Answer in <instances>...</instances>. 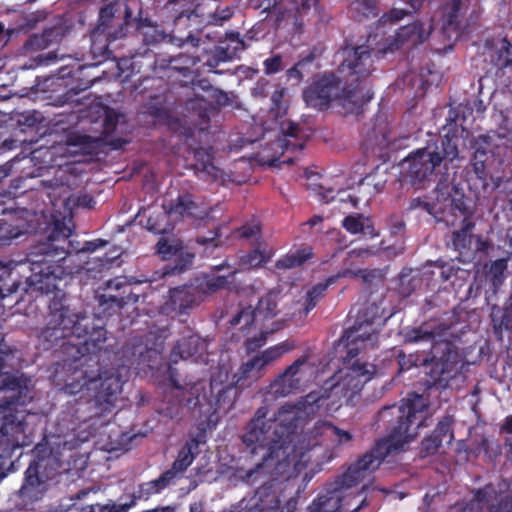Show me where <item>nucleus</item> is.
Returning a JSON list of instances; mask_svg holds the SVG:
<instances>
[{"label": "nucleus", "mask_w": 512, "mask_h": 512, "mask_svg": "<svg viewBox=\"0 0 512 512\" xmlns=\"http://www.w3.org/2000/svg\"><path fill=\"white\" fill-rule=\"evenodd\" d=\"M267 413V407H259L242 436L251 454L264 452L262 462L246 475L249 480L260 474L269 476L255 492V506L261 512H273L280 506L273 482L296 478L322 446L336 448L353 439L349 431L327 421H319L297 435V411L291 405H282L273 418L267 419Z\"/></svg>", "instance_id": "nucleus-1"}, {"label": "nucleus", "mask_w": 512, "mask_h": 512, "mask_svg": "<svg viewBox=\"0 0 512 512\" xmlns=\"http://www.w3.org/2000/svg\"><path fill=\"white\" fill-rule=\"evenodd\" d=\"M49 302L47 324L39 338L45 349L59 345L64 355V367L72 371L64 390L71 395L80 394L89 404L90 418L112 413L120 399L124 381L113 370L101 364L107 330L95 324L94 319L70 307L58 287Z\"/></svg>", "instance_id": "nucleus-2"}, {"label": "nucleus", "mask_w": 512, "mask_h": 512, "mask_svg": "<svg viewBox=\"0 0 512 512\" xmlns=\"http://www.w3.org/2000/svg\"><path fill=\"white\" fill-rule=\"evenodd\" d=\"M424 408L423 396L416 393L411 394L400 405L392 404L381 408L375 421L379 428L383 427L388 432V436L376 441L369 451L348 467L340 476V486H356L367 474L376 471L391 452L401 449L405 443L413 440L421 424L417 414Z\"/></svg>", "instance_id": "nucleus-3"}, {"label": "nucleus", "mask_w": 512, "mask_h": 512, "mask_svg": "<svg viewBox=\"0 0 512 512\" xmlns=\"http://www.w3.org/2000/svg\"><path fill=\"white\" fill-rule=\"evenodd\" d=\"M72 229L66 225L65 218H53L51 230L45 243L35 247V258L30 261L31 274L26 279L29 290L48 294L57 288V282L66 274V257L72 253L94 252L108 244V241L96 239L86 241L82 247L70 240Z\"/></svg>", "instance_id": "nucleus-4"}, {"label": "nucleus", "mask_w": 512, "mask_h": 512, "mask_svg": "<svg viewBox=\"0 0 512 512\" xmlns=\"http://www.w3.org/2000/svg\"><path fill=\"white\" fill-rule=\"evenodd\" d=\"M450 330L451 326L444 323H423L403 334L405 343H431L430 358L424 364L434 385L447 381L457 369L459 355L448 339Z\"/></svg>", "instance_id": "nucleus-5"}, {"label": "nucleus", "mask_w": 512, "mask_h": 512, "mask_svg": "<svg viewBox=\"0 0 512 512\" xmlns=\"http://www.w3.org/2000/svg\"><path fill=\"white\" fill-rule=\"evenodd\" d=\"M11 350L0 341V435L9 436L23 432L24 424L15 415V406L25 405L31 399L30 378L19 371L4 372Z\"/></svg>", "instance_id": "nucleus-6"}, {"label": "nucleus", "mask_w": 512, "mask_h": 512, "mask_svg": "<svg viewBox=\"0 0 512 512\" xmlns=\"http://www.w3.org/2000/svg\"><path fill=\"white\" fill-rule=\"evenodd\" d=\"M458 219L460 227L451 235L452 246L458 252V258L462 262H471L478 253L487 254L493 244L483 235L473 234L476 226L474 212L466 205L463 198L451 201L448 215L444 221L447 225L455 226Z\"/></svg>", "instance_id": "nucleus-7"}, {"label": "nucleus", "mask_w": 512, "mask_h": 512, "mask_svg": "<svg viewBox=\"0 0 512 512\" xmlns=\"http://www.w3.org/2000/svg\"><path fill=\"white\" fill-rule=\"evenodd\" d=\"M360 98L357 91L347 86L339 74L334 73H324L303 92L306 104L321 111L328 109L334 100L343 107L351 105V110L359 109L371 100V96L366 100Z\"/></svg>", "instance_id": "nucleus-8"}, {"label": "nucleus", "mask_w": 512, "mask_h": 512, "mask_svg": "<svg viewBox=\"0 0 512 512\" xmlns=\"http://www.w3.org/2000/svg\"><path fill=\"white\" fill-rule=\"evenodd\" d=\"M373 52L374 50L366 44L354 45L348 40L339 51L342 60L338 65L337 74L347 86L357 91L360 99L363 100H366L368 96L372 97L369 91L363 92L361 84L375 70Z\"/></svg>", "instance_id": "nucleus-9"}, {"label": "nucleus", "mask_w": 512, "mask_h": 512, "mask_svg": "<svg viewBox=\"0 0 512 512\" xmlns=\"http://www.w3.org/2000/svg\"><path fill=\"white\" fill-rule=\"evenodd\" d=\"M115 12V0L110 1L99 11L97 26L91 32L90 50L91 53L94 54L95 59H100H98L93 65H98L103 60H106L110 55V43L123 38L128 32L131 10L129 7H126L124 20L117 25L114 24Z\"/></svg>", "instance_id": "nucleus-10"}, {"label": "nucleus", "mask_w": 512, "mask_h": 512, "mask_svg": "<svg viewBox=\"0 0 512 512\" xmlns=\"http://www.w3.org/2000/svg\"><path fill=\"white\" fill-rule=\"evenodd\" d=\"M469 500L457 502L452 512H512V491L505 479L471 490Z\"/></svg>", "instance_id": "nucleus-11"}, {"label": "nucleus", "mask_w": 512, "mask_h": 512, "mask_svg": "<svg viewBox=\"0 0 512 512\" xmlns=\"http://www.w3.org/2000/svg\"><path fill=\"white\" fill-rule=\"evenodd\" d=\"M163 210L168 217L175 221H186L192 225H200L202 222L211 219L214 208L207 209L195 201L194 195L185 191L162 204Z\"/></svg>", "instance_id": "nucleus-12"}, {"label": "nucleus", "mask_w": 512, "mask_h": 512, "mask_svg": "<svg viewBox=\"0 0 512 512\" xmlns=\"http://www.w3.org/2000/svg\"><path fill=\"white\" fill-rule=\"evenodd\" d=\"M296 348L293 341L285 340L274 346H271L260 354L254 356L247 362L243 363L237 371V382L245 385V380L256 382L263 376L264 369L272 362L282 357L285 353Z\"/></svg>", "instance_id": "nucleus-13"}, {"label": "nucleus", "mask_w": 512, "mask_h": 512, "mask_svg": "<svg viewBox=\"0 0 512 512\" xmlns=\"http://www.w3.org/2000/svg\"><path fill=\"white\" fill-rule=\"evenodd\" d=\"M279 292L271 290L262 296L255 308L251 306L241 308L230 320L231 326L242 324V329L250 328L255 322H264L272 319L279 313Z\"/></svg>", "instance_id": "nucleus-14"}, {"label": "nucleus", "mask_w": 512, "mask_h": 512, "mask_svg": "<svg viewBox=\"0 0 512 512\" xmlns=\"http://www.w3.org/2000/svg\"><path fill=\"white\" fill-rule=\"evenodd\" d=\"M139 295L133 293L132 286L125 277H116L106 282L105 292L98 296L103 312L112 315L127 304L138 302Z\"/></svg>", "instance_id": "nucleus-15"}, {"label": "nucleus", "mask_w": 512, "mask_h": 512, "mask_svg": "<svg viewBox=\"0 0 512 512\" xmlns=\"http://www.w3.org/2000/svg\"><path fill=\"white\" fill-rule=\"evenodd\" d=\"M376 372L375 365L355 361L341 381L333 386V391L341 394L349 402L360 394L364 385L374 377Z\"/></svg>", "instance_id": "nucleus-16"}, {"label": "nucleus", "mask_w": 512, "mask_h": 512, "mask_svg": "<svg viewBox=\"0 0 512 512\" xmlns=\"http://www.w3.org/2000/svg\"><path fill=\"white\" fill-rule=\"evenodd\" d=\"M201 298L193 282L169 289L168 299L162 305V312L172 318L187 315L200 305Z\"/></svg>", "instance_id": "nucleus-17"}, {"label": "nucleus", "mask_w": 512, "mask_h": 512, "mask_svg": "<svg viewBox=\"0 0 512 512\" xmlns=\"http://www.w3.org/2000/svg\"><path fill=\"white\" fill-rule=\"evenodd\" d=\"M407 165L405 176L412 184L428 180L441 165V158L432 153L431 147L421 148L410 154L404 161Z\"/></svg>", "instance_id": "nucleus-18"}, {"label": "nucleus", "mask_w": 512, "mask_h": 512, "mask_svg": "<svg viewBox=\"0 0 512 512\" xmlns=\"http://www.w3.org/2000/svg\"><path fill=\"white\" fill-rule=\"evenodd\" d=\"M494 159H483V156L472 155L466 167V181L470 190L475 193L486 192L490 187H499V178H495L491 172V164Z\"/></svg>", "instance_id": "nucleus-19"}, {"label": "nucleus", "mask_w": 512, "mask_h": 512, "mask_svg": "<svg viewBox=\"0 0 512 512\" xmlns=\"http://www.w3.org/2000/svg\"><path fill=\"white\" fill-rule=\"evenodd\" d=\"M48 489L45 479L39 475V464L31 462L25 471L24 482L19 490L20 505L26 509H33L34 504L41 500Z\"/></svg>", "instance_id": "nucleus-20"}, {"label": "nucleus", "mask_w": 512, "mask_h": 512, "mask_svg": "<svg viewBox=\"0 0 512 512\" xmlns=\"http://www.w3.org/2000/svg\"><path fill=\"white\" fill-rule=\"evenodd\" d=\"M208 343L197 334L183 336L177 340L170 353V360L176 364L179 360L197 361L207 351Z\"/></svg>", "instance_id": "nucleus-21"}, {"label": "nucleus", "mask_w": 512, "mask_h": 512, "mask_svg": "<svg viewBox=\"0 0 512 512\" xmlns=\"http://www.w3.org/2000/svg\"><path fill=\"white\" fill-rule=\"evenodd\" d=\"M70 27L63 21L57 22L51 27H47L40 34L30 35L24 42L25 52H37L47 49L53 44L59 43L68 33Z\"/></svg>", "instance_id": "nucleus-22"}, {"label": "nucleus", "mask_w": 512, "mask_h": 512, "mask_svg": "<svg viewBox=\"0 0 512 512\" xmlns=\"http://www.w3.org/2000/svg\"><path fill=\"white\" fill-rule=\"evenodd\" d=\"M235 380L228 384H223L217 377H212L210 380V391L215 394L214 405L216 409H227L230 410L238 395L239 390L250 386L254 381L245 380V385H240L237 382V373L233 377Z\"/></svg>", "instance_id": "nucleus-23"}, {"label": "nucleus", "mask_w": 512, "mask_h": 512, "mask_svg": "<svg viewBox=\"0 0 512 512\" xmlns=\"http://www.w3.org/2000/svg\"><path fill=\"white\" fill-rule=\"evenodd\" d=\"M205 442V433L199 432L195 437L190 438L181 447L178 455L170 469L166 472H172L171 478L175 480L178 475L182 474L193 463L196 456L199 454V445Z\"/></svg>", "instance_id": "nucleus-24"}, {"label": "nucleus", "mask_w": 512, "mask_h": 512, "mask_svg": "<svg viewBox=\"0 0 512 512\" xmlns=\"http://www.w3.org/2000/svg\"><path fill=\"white\" fill-rule=\"evenodd\" d=\"M244 48L245 44L239 33H229L226 39L215 47L212 57L207 60V65L215 68L221 62L231 61Z\"/></svg>", "instance_id": "nucleus-25"}, {"label": "nucleus", "mask_w": 512, "mask_h": 512, "mask_svg": "<svg viewBox=\"0 0 512 512\" xmlns=\"http://www.w3.org/2000/svg\"><path fill=\"white\" fill-rule=\"evenodd\" d=\"M171 476L172 472L165 471L157 479L139 484L129 497L134 500L135 504L139 500H148L152 495L161 493L174 481Z\"/></svg>", "instance_id": "nucleus-26"}, {"label": "nucleus", "mask_w": 512, "mask_h": 512, "mask_svg": "<svg viewBox=\"0 0 512 512\" xmlns=\"http://www.w3.org/2000/svg\"><path fill=\"white\" fill-rule=\"evenodd\" d=\"M459 134L456 126L449 128L441 138V145L435 146L431 151L441 158L442 162H452L459 156Z\"/></svg>", "instance_id": "nucleus-27"}, {"label": "nucleus", "mask_w": 512, "mask_h": 512, "mask_svg": "<svg viewBox=\"0 0 512 512\" xmlns=\"http://www.w3.org/2000/svg\"><path fill=\"white\" fill-rule=\"evenodd\" d=\"M491 321L495 336L502 340L504 331H512V306L506 302L503 307L493 305L491 307Z\"/></svg>", "instance_id": "nucleus-28"}, {"label": "nucleus", "mask_w": 512, "mask_h": 512, "mask_svg": "<svg viewBox=\"0 0 512 512\" xmlns=\"http://www.w3.org/2000/svg\"><path fill=\"white\" fill-rule=\"evenodd\" d=\"M195 288L199 291L201 301L208 295H212L225 288L229 283L227 276H216L204 274L192 280Z\"/></svg>", "instance_id": "nucleus-29"}, {"label": "nucleus", "mask_w": 512, "mask_h": 512, "mask_svg": "<svg viewBox=\"0 0 512 512\" xmlns=\"http://www.w3.org/2000/svg\"><path fill=\"white\" fill-rule=\"evenodd\" d=\"M313 257V249L309 246L289 251L278 259L275 267L279 270H288L302 266Z\"/></svg>", "instance_id": "nucleus-30"}, {"label": "nucleus", "mask_w": 512, "mask_h": 512, "mask_svg": "<svg viewBox=\"0 0 512 512\" xmlns=\"http://www.w3.org/2000/svg\"><path fill=\"white\" fill-rule=\"evenodd\" d=\"M490 62L498 69H504L512 64V44L506 37L498 41L489 50Z\"/></svg>", "instance_id": "nucleus-31"}, {"label": "nucleus", "mask_w": 512, "mask_h": 512, "mask_svg": "<svg viewBox=\"0 0 512 512\" xmlns=\"http://www.w3.org/2000/svg\"><path fill=\"white\" fill-rule=\"evenodd\" d=\"M428 38L423 23L414 21L406 26H402L396 33L398 42H410L411 45L423 43Z\"/></svg>", "instance_id": "nucleus-32"}, {"label": "nucleus", "mask_w": 512, "mask_h": 512, "mask_svg": "<svg viewBox=\"0 0 512 512\" xmlns=\"http://www.w3.org/2000/svg\"><path fill=\"white\" fill-rule=\"evenodd\" d=\"M349 14L356 21L375 18L379 15L378 0H351Z\"/></svg>", "instance_id": "nucleus-33"}, {"label": "nucleus", "mask_w": 512, "mask_h": 512, "mask_svg": "<svg viewBox=\"0 0 512 512\" xmlns=\"http://www.w3.org/2000/svg\"><path fill=\"white\" fill-rule=\"evenodd\" d=\"M264 246V240L259 241L254 249L240 257V265L243 268L250 269L260 267L262 264L270 261L273 256V252L272 250L266 251L263 248Z\"/></svg>", "instance_id": "nucleus-34"}, {"label": "nucleus", "mask_w": 512, "mask_h": 512, "mask_svg": "<svg viewBox=\"0 0 512 512\" xmlns=\"http://www.w3.org/2000/svg\"><path fill=\"white\" fill-rule=\"evenodd\" d=\"M324 400H326L324 393L321 391H311L297 403H287L286 405L295 407V410L297 411L296 415L298 427L301 420V413L308 409L310 410L309 412H314L315 409H318L323 405Z\"/></svg>", "instance_id": "nucleus-35"}, {"label": "nucleus", "mask_w": 512, "mask_h": 512, "mask_svg": "<svg viewBox=\"0 0 512 512\" xmlns=\"http://www.w3.org/2000/svg\"><path fill=\"white\" fill-rule=\"evenodd\" d=\"M283 138L279 140L280 147L286 151L288 150H302L305 146L303 140L298 137L300 127L298 124L289 122L286 127L282 125Z\"/></svg>", "instance_id": "nucleus-36"}, {"label": "nucleus", "mask_w": 512, "mask_h": 512, "mask_svg": "<svg viewBox=\"0 0 512 512\" xmlns=\"http://www.w3.org/2000/svg\"><path fill=\"white\" fill-rule=\"evenodd\" d=\"M301 387V379H293V377H283V372L278 375L270 384V392L277 397L287 396Z\"/></svg>", "instance_id": "nucleus-37"}, {"label": "nucleus", "mask_w": 512, "mask_h": 512, "mask_svg": "<svg viewBox=\"0 0 512 512\" xmlns=\"http://www.w3.org/2000/svg\"><path fill=\"white\" fill-rule=\"evenodd\" d=\"M361 330L362 324H359L354 325L352 328L344 332L343 338H346L348 346L346 358L349 360H352L359 354V348L355 347L354 344L359 340L364 342L370 338V334L368 332H361Z\"/></svg>", "instance_id": "nucleus-38"}, {"label": "nucleus", "mask_w": 512, "mask_h": 512, "mask_svg": "<svg viewBox=\"0 0 512 512\" xmlns=\"http://www.w3.org/2000/svg\"><path fill=\"white\" fill-rule=\"evenodd\" d=\"M462 3L452 1L444 8L443 30L457 31L460 28Z\"/></svg>", "instance_id": "nucleus-39"}, {"label": "nucleus", "mask_w": 512, "mask_h": 512, "mask_svg": "<svg viewBox=\"0 0 512 512\" xmlns=\"http://www.w3.org/2000/svg\"><path fill=\"white\" fill-rule=\"evenodd\" d=\"M332 285L329 282V277L325 280V282H319L312 286L305 295V314H308L312 309L315 308L318 301L321 300L328 289V287Z\"/></svg>", "instance_id": "nucleus-40"}, {"label": "nucleus", "mask_w": 512, "mask_h": 512, "mask_svg": "<svg viewBox=\"0 0 512 512\" xmlns=\"http://www.w3.org/2000/svg\"><path fill=\"white\" fill-rule=\"evenodd\" d=\"M316 58V49H313L306 56L301 58L294 66L286 71L287 79H293L296 81V83H300L304 79L303 67L314 66Z\"/></svg>", "instance_id": "nucleus-41"}, {"label": "nucleus", "mask_w": 512, "mask_h": 512, "mask_svg": "<svg viewBox=\"0 0 512 512\" xmlns=\"http://www.w3.org/2000/svg\"><path fill=\"white\" fill-rule=\"evenodd\" d=\"M173 264L164 267V275H176L186 271L193 263L194 255L189 252L176 255Z\"/></svg>", "instance_id": "nucleus-42"}, {"label": "nucleus", "mask_w": 512, "mask_h": 512, "mask_svg": "<svg viewBox=\"0 0 512 512\" xmlns=\"http://www.w3.org/2000/svg\"><path fill=\"white\" fill-rule=\"evenodd\" d=\"M286 93V88L277 87L270 97L271 105L269 111L274 118L282 117L287 111V105L284 101Z\"/></svg>", "instance_id": "nucleus-43"}, {"label": "nucleus", "mask_w": 512, "mask_h": 512, "mask_svg": "<svg viewBox=\"0 0 512 512\" xmlns=\"http://www.w3.org/2000/svg\"><path fill=\"white\" fill-rule=\"evenodd\" d=\"M181 250L182 245L178 240L170 241L166 237H161L156 244V252L163 260L171 259Z\"/></svg>", "instance_id": "nucleus-44"}, {"label": "nucleus", "mask_w": 512, "mask_h": 512, "mask_svg": "<svg viewBox=\"0 0 512 512\" xmlns=\"http://www.w3.org/2000/svg\"><path fill=\"white\" fill-rule=\"evenodd\" d=\"M454 419L453 416L446 415L444 416L436 425L435 429L433 430L432 434L437 439L441 440V443L446 441L448 444H451V442L454 439V434L452 430Z\"/></svg>", "instance_id": "nucleus-45"}, {"label": "nucleus", "mask_w": 512, "mask_h": 512, "mask_svg": "<svg viewBox=\"0 0 512 512\" xmlns=\"http://www.w3.org/2000/svg\"><path fill=\"white\" fill-rule=\"evenodd\" d=\"M493 147V140L489 135H479L472 142L474 150L472 155H479L480 153L483 159H494Z\"/></svg>", "instance_id": "nucleus-46"}, {"label": "nucleus", "mask_w": 512, "mask_h": 512, "mask_svg": "<svg viewBox=\"0 0 512 512\" xmlns=\"http://www.w3.org/2000/svg\"><path fill=\"white\" fill-rule=\"evenodd\" d=\"M168 215L164 212L163 214H153L147 219L146 228L154 234H165L173 229L170 224L167 223Z\"/></svg>", "instance_id": "nucleus-47"}, {"label": "nucleus", "mask_w": 512, "mask_h": 512, "mask_svg": "<svg viewBox=\"0 0 512 512\" xmlns=\"http://www.w3.org/2000/svg\"><path fill=\"white\" fill-rule=\"evenodd\" d=\"M135 502L130 498L129 502L123 504L108 503V504H91L86 506V512H128L135 506Z\"/></svg>", "instance_id": "nucleus-48"}, {"label": "nucleus", "mask_w": 512, "mask_h": 512, "mask_svg": "<svg viewBox=\"0 0 512 512\" xmlns=\"http://www.w3.org/2000/svg\"><path fill=\"white\" fill-rule=\"evenodd\" d=\"M34 177H17L11 180L8 193L13 197H19L29 190H33L36 187L34 185L29 184L30 180H33Z\"/></svg>", "instance_id": "nucleus-49"}, {"label": "nucleus", "mask_w": 512, "mask_h": 512, "mask_svg": "<svg viewBox=\"0 0 512 512\" xmlns=\"http://www.w3.org/2000/svg\"><path fill=\"white\" fill-rule=\"evenodd\" d=\"M365 216L360 213L350 214L342 221L344 229L351 234H359L365 230Z\"/></svg>", "instance_id": "nucleus-50"}, {"label": "nucleus", "mask_w": 512, "mask_h": 512, "mask_svg": "<svg viewBox=\"0 0 512 512\" xmlns=\"http://www.w3.org/2000/svg\"><path fill=\"white\" fill-rule=\"evenodd\" d=\"M508 268V258H499L490 264L488 274L494 285L501 284Z\"/></svg>", "instance_id": "nucleus-51"}, {"label": "nucleus", "mask_w": 512, "mask_h": 512, "mask_svg": "<svg viewBox=\"0 0 512 512\" xmlns=\"http://www.w3.org/2000/svg\"><path fill=\"white\" fill-rule=\"evenodd\" d=\"M21 234L22 232L17 226L5 220H0V246L9 245L13 239L18 238Z\"/></svg>", "instance_id": "nucleus-52"}, {"label": "nucleus", "mask_w": 512, "mask_h": 512, "mask_svg": "<svg viewBox=\"0 0 512 512\" xmlns=\"http://www.w3.org/2000/svg\"><path fill=\"white\" fill-rule=\"evenodd\" d=\"M261 234V227L259 224L255 223H247L239 227L235 231V236L242 238V239H251L253 237L257 238V243L261 240H263L260 236Z\"/></svg>", "instance_id": "nucleus-53"}, {"label": "nucleus", "mask_w": 512, "mask_h": 512, "mask_svg": "<svg viewBox=\"0 0 512 512\" xmlns=\"http://www.w3.org/2000/svg\"><path fill=\"white\" fill-rule=\"evenodd\" d=\"M98 139L89 135H72L68 139V143L73 146H80L83 150L89 152L94 149L98 144Z\"/></svg>", "instance_id": "nucleus-54"}, {"label": "nucleus", "mask_w": 512, "mask_h": 512, "mask_svg": "<svg viewBox=\"0 0 512 512\" xmlns=\"http://www.w3.org/2000/svg\"><path fill=\"white\" fill-rule=\"evenodd\" d=\"M284 68L283 57L280 54H273L263 61V70L266 75H273Z\"/></svg>", "instance_id": "nucleus-55"}, {"label": "nucleus", "mask_w": 512, "mask_h": 512, "mask_svg": "<svg viewBox=\"0 0 512 512\" xmlns=\"http://www.w3.org/2000/svg\"><path fill=\"white\" fill-rule=\"evenodd\" d=\"M439 270V262L426 266L422 272V280H425L428 286H441L443 283L439 281V274L437 273Z\"/></svg>", "instance_id": "nucleus-56"}, {"label": "nucleus", "mask_w": 512, "mask_h": 512, "mask_svg": "<svg viewBox=\"0 0 512 512\" xmlns=\"http://www.w3.org/2000/svg\"><path fill=\"white\" fill-rule=\"evenodd\" d=\"M309 356L304 355L300 358L296 359L291 365H289L284 371H283V377L290 376L293 377V379H301L302 380V373L301 369L304 365L308 363Z\"/></svg>", "instance_id": "nucleus-57"}, {"label": "nucleus", "mask_w": 512, "mask_h": 512, "mask_svg": "<svg viewBox=\"0 0 512 512\" xmlns=\"http://www.w3.org/2000/svg\"><path fill=\"white\" fill-rule=\"evenodd\" d=\"M273 332H274V329H272L270 331H261L259 335L247 338L244 343L246 351L254 352L257 349L264 346L267 342L268 335Z\"/></svg>", "instance_id": "nucleus-58"}, {"label": "nucleus", "mask_w": 512, "mask_h": 512, "mask_svg": "<svg viewBox=\"0 0 512 512\" xmlns=\"http://www.w3.org/2000/svg\"><path fill=\"white\" fill-rule=\"evenodd\" d=\"M441 445V440L434 437L431 433L421 441V453L425 456L433 455L438 451Z\"/></svg>", "instance_id": "nucleus-59"}, {"label": "nucleus", "mask_w": 512, "mask_h": 512, "mask_svg": "<svg viewBox=\"0 0 512 512\" xmlns=\"http://www.w3.org/2000/svg\"><path fill=\"white\" fill-rule=\"evenodd\" d=\"M439 265L440 270L437 273L439 274V281L442 283L451 280V278L459 271V268H456L453 263L439 262Z\"/></svg>", "instance_id": "nucleus-60"}, {"label": "nucleus", "mask_w": 512, "mask_h": 512, "mask_svg": "<svg viewBox=\"0 0 512 512\" xmlns=\"http://www.w3.org/2000/svg\"><path fill=\"white\" fill-rule=\"evenodd\" d=\"M499 20L504 27L512 30V1L503 3L499 8Z\"/></svg>", "instance_id": "nucleus-61"}, {"label": "nucleus", "mask_w": 512, "mask_h": 512, "mask_svg": "<svg viewBox=\"0 0 512 512\" xmlns=\"http://www.w3.org/2000/svg\"><path fill=\"white\" fill-rule=\"evenodd\" d=\"M14 462L12 454L9 451H4L0 454V480L7 476L12 470Z\"/></svg>", "instance_id": "nucleus-62"}, {"label": "nucleus", "mask_w": 512, "mask_h": 512, "mask_svg": "<svg viewBox=\"0 0 512 512\" xmlns=\"http://www.w3.org/2000/svg\"><path fill=\"white\" fill-rule=\"evenodd\" d=\"M221 227L218 226L215 228L213 235L211 237H197V243L201 245L212 244L217 247L222 244L220 238L222 237Z\"/></svg>", "instance_id": "nucleus-63"}, {"label": "nucleus", "mask_w": 512, "mask_h": 512, "mask_svg": "<svg viewBox=\"0 0 512 512\" xmlns=\"http://www.w3.org/2000/svg\"><path fill=\"white\" fill-rule=\"evenodd\" d=\"M271 87L272 85L268 80L260 79L257 81L255 87L253 88V95L256 97L265 98L268 96Z\"/></svg>", "instance_id": "nucleus-64"}]
</instances>
